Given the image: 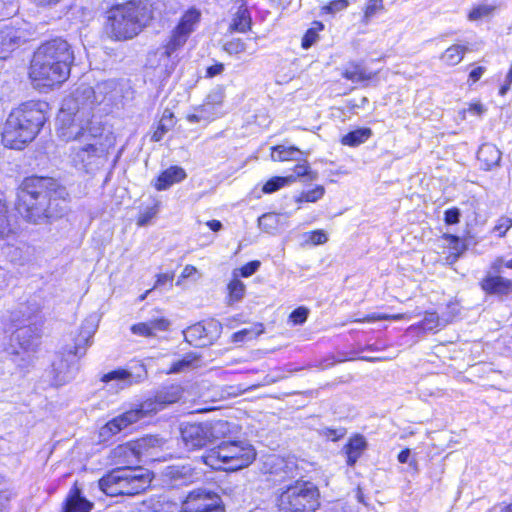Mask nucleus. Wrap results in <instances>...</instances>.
Segmentation results:
<instances>
[{
    "instance_id": "obj_1",
    "label": "nucleus",
    "mask_w": 512,
    "mask_h": 512,
    "mask_svg": "<svg viewBox=\"0 0 512 512\" xmlns=\"http://www.w3.org/2000/svg\"><path fill=\"white\" fill-rule=\"evenodd\" d=\"M58 136L63 141L72 142L68 154L70 164L77 170L89 174L106 165L110 150L115 145L112 133L93 123L63 124L58 129Z\"/></svg>"
},
{
    "instance_id": "obj_2",
    "label": "nucleus",
    "mask_w": 512,
    "mask_h": 512,
    "mask_svg": "<svg viewBox=\"0 0 512 512\" xmlns=\"http://www.w3.org/2000/svg\"><path fill=\"white\" fill-rule=\"evenodd\" d=\"M74 53L70 44L55 38L40 45L34 52L29 76L39 87H52L63 83L70 74Z\"/></svg>"
},
{
    "instance_id": "obj_3",
    "label": "nucleus",
    "mask_w": 512,
    "mask_h": 512,
    "mask_svg": "<svg viewBox=\"0 0 512 512\" xmlns=\"http://www.w3.org/2000/svg\"><path fill=\"white\" fill-rule=\"evenodd\" d=\"M58 191V184L52 178L28 177L18 192L17 210L28 221L34 224L55 216L54 203Z\"/></svg>"
},
{
    "instance_id": "obj_4",
    "label": "nucleus",
    "mask_w": 512,
    "mask_h": 512,
    "mask_svg": "<svg viewBox=\"0 0 512 512\" xmlns=\"http://www.w3.org/2000/svg\"><path fill=\"white\" fill-rule=\"evenodd\" d=\"M46 117L42 104L26 102L8 115L2 132L5 147L21 150L30 143L44 125Z\"/></svg>"
},
{
    "instance_id": "obj_5",
    "label": "nucleus",
    "mask_w": 512,
    "mask_h": 512,
    "mask_svg": "<svg viewBox=\"0 0 512 512\" xmlns=\"http://www.w3.org/2000/svg\"><path fill=\"white\" fill-rule=\"evenodd\" d=\"M150 19L151 9L147 0H130L108 10L105 31L114 40L132 39Z\"/></svg>"
},
{
    "instance_id": "obj_6",
    "label": "nucleus",
    "mask_w": 512,
    "mask_h": 512,
    "mask_svg": "<svg viewBox=\"0 0 512 512\" xmlns=\"http://www.w3.org/2000/svg\"><path fill=\"white\" fill-rule=\"evenodd\" d=\"M152 479V473L141 466L116 467L98 481V486L108 496H134L144 492Z\"/></svg>"
},
{
    "instance_id": "obj_7",
    "label": "nucleus",
    "mask_w": 512,
    "mask_h": 512,
    "mask_svg": "<svg viewBox=\"0 0 512 512\" xmlns=\"http://www.w3.org/2000/svg\"><path fill=\"white\" fill-rule=\"evenodd\" d=\"M215 470L237 471L248 467L256 458V451L247 441H222L202 457Z\"/></svg>"
},
{
    "instance_id": "obj_8",
    "label": "nucleus",
    "mask_w": 512,
    "mask_h": 512,
    "mask_svg": "<svg viewBox=\"0 0 512 512\" xmlns=\"http://www.w3.org/2000/svg\"><path fill=\"white\" fill-rule=\"evenodd\" d=\"M181 397L182 388L179 385L163 387L157 391L154 398H149L142 402L137 408L128 410L118 417H115L105 425L104 429L112 434H116L141 418L156 413L164 409L167 405L176 403Z\"/></svg>"
},
{
    "instance_id": "obj_9",
    "label": "nucleus",
    "mask_w": 512,
    "mask_h": 512,
    "mask_svg": "<svg viewBox=\"0 0 512 512\" xmlns=\"http://www.w3.org/2000/svg\"><path fill=\"white\" fill-rule=\"evenodd\" d=\"M318 506L319 492L310 482L297 481L279 498V507L283 512H314Z\"/></svg>"
},
{
    "instance_id": "obj_10",
    "label": "nucleus",
    "mask_w": 512,
    "mask_h": 512,
    "mask_svg": "<svg viewBox=\"0 0 512 512\" xmlns=\"http://www.w3.org/2000/svg\"><path fill=\"white\" fill-rule=\"evenodd\" d=\"M97 92L88 84H80L70 96L64 99L62 111L73 115L70 123L89 125V118L96 104L102 102Z\"/></svg>"
},
{
    "instance_id": "obj_11",
    "label": "nucleus",
    "mask_w": 512,
    "mask_h": 512,
    "mask_svg": "<svg viewBox=\"0 0 512 512\" xmlns=\"http://www.w3.org/2000/svg\"><path fill=\"white\" fill-rule=\"evenodd\" d=\"M201 12L192 7L188 9L180 18L177 26L163 45L162 54L171 57L177 50L184 46L189 36L194 32L196 26L200 22Z\"/></svg>"
},
{
    "instance_id": "obj_12",
    "label": "nucleus",
    "mask_w": 512,
    "mask_h": 512,
    "mask_svg": "<svg viewBox=\"0 0 512 512\" xmlns=\"http://www.w3.org/2000/svg\"><path fill=\"white\" fill-rule=\"evenodd\" d=\"M34 306V312L28 314L26 318L29 323L17 328L11 336V342L17 343L19 348L26 352L34 351L38 346L41 337L42 319L38 316L40 308L36 304ZM11 346L12 353L19 354V351L14 347V344Z\"/></svg>"
},
{
    "instance_id": "obj_13",
    "label": "nucleus",
    "mask_w": 512,
    "mask_h": 512,
    "mask_svg": "<svg viewBox=\"0 0 512 512\" xmlns=\"http://www.w3.org/2000/svg\"><path fill=\"white\" fill-rule=\"evenodd\" d=\"M181 512H224L221 498L205 489L191 491L181 506Z\"/></svg>"
},
{
    "instance_id": "obj_14",
    "label": "nucleus",
    "mask_w": 512,
    "mask_h": 512,
    "mask_svg": "<svg viewBox=\"0 0 512 512\" xmlns=\"http://www.w3.org/2000/svg\"><path fill=\"white\" fill-rule=\"evenodd\" d=\"M222 325L215 319L198 322L183 333L185 340L193 346L202 347L212 344L221 334Z\"/></svg>"
},
{
    "instance_id": "obj_15",
    "label": "nucleus",
    "mask_w": 512,
    "mask_h": 512,
    "mask_svg": "<svg viewBox=\"0 0 512 512\" xmlns=\"http://www.w3.org/2000/svg\"><path fill=\"white\" fill-rule=\"evenodd\" d=\"M180 432L183 443L189 450L201 449L210 444L206 422L183 423Z\"/></svg>"
},
{
    "instance_id": "obj_16",
    "label": "nucleus",
    "mask_w": 512,
    "mask_h": 512,
    "mask_svg": "<svg viewBox=\"0 0 512 512\" xmlns=\"http://www.w3.org/2000/svg\"><path fill=\"white\" fill-rule=\"evenodd\" d=\"M26 41L25 31L14 26L0 28V58L5 59L9 53Z\"/></svg>"
},
{
    "instance_id": "obj_17",
    "label": "nucleus",
    "mask_w": 512,
    "mask_h": 512,
    "mask_svg": "<svg viewBox=\"0 0 512 512\" xmlns=\"http://www.w3.org/2000/svg\"><path fill=\"white\" fill-rule=\"evenodd\" d=\"M165 477L172 486H183L198 480L200 473L189 464L172 465L165 469Z\"/></svg>"
},
{
    "instance_id": "obj_18",
    "label": "nucleus",
    "mask_w": 512,
    "mask_h": 512,
    "mask_svg": "<svg viewBox=\"0 0 512 512\" xmlns=\"http://www.w3.org/2000/svg\"><path fill=\"white\" fill-rule=\"evenodd\" d=\"M93 503L82 495L77 483L69 490L61 512H90Z\"/></svg>"
},
{
    "instance_id": "obj_19",
    "label": "nucleus",
    "mask_w": 512,
    "mask_h": 512,
    "mask_svg": "<svg viewBox=\"0 0 512 512\" xmlns=\"http://www.w3.org/2000/svg\"><path fill=\"white\" fill-rule=\"evenodd\" d=\"M139 456V451L131 444L119 445L111 451L112 462L118 467H135Z\"/></svg>"
},
{
    "instance_id": "obj_20",
    "label": "nucleus",
    "mask_w": 512,
    "mask_h": 512,
    "mask_svg": "<svg viewBox=\"0 0 512 512\" xmlns=\"http://www.w3.org/2000/svg\"><path fill=\"white\" fill-rule=\"evenodd\" d=\"M210 443L215 441H227L233 435L238 433L237 425L226 420L206 421Z\"/></svg>"
},
{
    "instance_id": "obj_21",
    "label": "nucleus",
    "mask_w": 512,
    "mask_h": 512,
    "mask_svg": "<svg viewBox=\"0 0 512 512\" xmlns=\"http://www.w3.org/2000/svg\"><path fill=\"white\" fill-rule=\"evenodd\" d=\"M481 287L489 294L506 295L512 291V281L501 276H487Z\"/></svg>"
},
{
    "instance_id": "obj_22",
    "label": "nucleus",
    "mask_w": 512,
    "mask_h": 512,
    "mask_svg": "<svg viewBox=\"0 0 512 512\" xmlns=\"http://www.w3.org/2000/svg\"><path fill=\"white\" fill-rule=\"evenodd\" d=\"M499 5L496 2L481 1L472 6L467 14V19L470 22H479L482 20L491 19L497 10Z\"/></svg>"
},
{
    "instance_id": "obj_23",
    "label": "nucleus",
    "mask_w": 512,
    "mask_h": 512,
    "mask_svg": "<svg viewBox=\"0 0 512 512\" xmlns=\"http://www.w3.org/2000/svg\"><path fill=\"white\" fill-rule=\"evenodd\" d=\"M309 151H301L295 146L278 145L272 147L271 159L273 161H301L302 157H307Z\"/></svg>"
},
{
    "instance_id": "obj_24",
    "label": "nucleus",
    "mask_w": 512,
    "mask_h": 512,
    "mask_svg": "<svg viewBox=\"0 0 512 512\" xmlns=\"http://www.w3.org/2000/svg\"><path fill=\"white\" fill-rule=\"evenodd\" d=\"M185 178L186 172L183 168L172 166L160 174L155 183V188L159 191L166 190L174 183H178Z\"/></svg>"
},
{
    "instance_id": "obj_25",
    "label": "nucleus",
    "mask_w": 512,
    "mask_h": 512,
    "mask_svg": "<svg viewBox=\"0 0 512 512\" xmlns=\"http://www.w3.org/2000/svg\"><path fill=\"white\" fill-rule=\"evenodd\" d=\"M367 448V442L362 435H355L344 446L343 450L347 456V464L353 466Z\"/></svg>"
},
{
    "instance_id": "obj_26",
    "label": "nucleus",
    "mask_w": 512,
    "mask_h": 512,
    "mask_svg": "<svg viewBox=\"0 0 512 512\" xmlns=\"http://www.w3.org/2000/svg\"><path fill=\"white\" fill-rule=\"evenodd\" d=\"M477 157L485 165L486 169H490L499 164L501 152L494 144L486 143L479 148Z\"/></svg>"
},
{
    "instance_id": "obj_27",
    "label": "nucleus",
    "mask_w": 512,
    "mask_h": 512,
    "mask_svg": "<svg viewBox=\"0 0 512 512\" xmlns=\"http://www.w3.org/2000/svg\"><path fill=\"white\" fill-rule=\"evenodd\" d=\"M375 76V73L368 71L361 63L351 62L343 72V77L354 82L360 83L369 81Z\"/></svg>"
},
{
    "instance_id": "obj_28",
    "label": "nucleus",
    "mask_w": 512,
    "mask_h": 512,
    "mask_svg": "<svg viewBox=\"0 0 512 512\" xmlns=\"http://www.w3.org/2000/svg\"><path fill=\"white\" fill-rule=\"evenodd\" d=\"M468 48L464 45L454 44L448 47L441 55V60L448 66H455L459 64Z\"/></svg>"
},
{
    "instance_id": "obj_29",
    "label": "nucleus",
    "mask_w": 512,
    "mask_h": 512,
    "mask_svg": "<svg viewBox=\"0 0 512 512\" xmlns=\"http://www.w3.org/2000/svg\"><path fill=\"white\" fill-rule=\"evenodd\" d=\"M102 381L103 382L116 381L118 383V387L120 389L130 386L134 382H138V380H135L133 375L125 369L114 370V371H111V372L103 375Z\"/></svg>"
},
{
    "instance_id": "obj_30",
    "label": "nucleus",
    "mask_w": 512,
    "mask_h": 512,
    "mask_svg": "<svg viewBox=\"0 0 512 512\" xmlns=\"http://www.w3.org/2000/svg\"><path fill=\"white\" fill-rule=\"evenodd\" d=\"M372 136L370 128H358L342 137V144L355 147L366 142Z\"/></svg>"
},
{
    "instance_id": "obj_31",
    "label": "nucleus",
    "mask_w": 512,
    "mask_h": 512,
    "mask_svg": "<svg viewBox=\"0 0 512 512\" xmlns=\"http://www.w3.org/2000/svg\"><path fill=\"white\" fill-rule=\"evenodd\" d=\"M53 370L56 372L55 382L59 385L68 382L74 376V366L67 365L66 361L60 360L53 363Z\"/></svg>"
},
{
    "instance_id": "obj_32",
    "label": "nucleus",
    "mask_w": 512,
    "mask_h": 512,
    "mask_svg": "<svg viewBox=\"0 0 512 512\" xmlns=\"http://www.w3.org/2000/svg\"><path fill=\"white\" fill-rule=\"evenodd\" d=\"M295 181V176L289 175L286 177H273L268 180L262 188V191L266 194H270L276 192L280 188L292 183Z\"/></svg>"
},
{
    "instance_id": "obj_33",
    "label": "nucleus",
    "mask_w": 512,
    "mask_h": 512,
    "mask_svg": "<svg viewBox=\"0 0 512 512\" xmlns=\"http://www.w3.org/2000/svg\"><path fill=\"white\" fill-rule=\"evenodd\" d=\"M444 238L448 242L449 249L451 250V255L448 257V260L456 261L466 250V245L455 235L447 234Z\"/></svg>"
},
{
    "instance_id": "obj_34",
    "label": "nucleus",
    "mask_w": 512,
    "mask_h": 512,
    "mask_svg": "<svg viewBox=\"0 0 512 512\" xmlns=\"http://www.w3.org/2000/svg\"><path fill=\"white\" fill-rule=\"evenodd\" d=\"M325 194V188L321 185L315 187L312 190L302 192L298 197H296L295 201L297 203L302 202H311L314 203L321 199Z\"/></svg>"
},
{
    "instance_id": "obj_35",
    "label": "nucleus",
    "mask_w": 512,
    "mask_h": 512,
    "mask_svg": "<svg viewBox=\"0 0 512 512\" xmlns=\"http://www.w3.org/2000/svg\"><path fill=\"white\" fill-rule=\"evenodd\" d=\"M251 18L246 10L237 13L233 20L232 28L238 32L244 33L250 28Z\"/></svg>"
},
{
    "instance_id": "obj_36",
    "label": "nucleus",
    "mask_w": 512,
    "mask_h": 512,
    "mask_svg": "<svg viewBox=\"0 0 512 512\" xmlns=\"http://www.w3.org/2000/svg\"><path fill=\"white\" fill-rule=\"evenodd\" d=\"M301 161H302V163H299V164H297L294 167V173L295 174L293 176H295V179L297 177H304L305 176L310 181L316 180L317 177H318L317 172H314V171L310 170L309 163L307 162L305 157H302Z\"/></svg>"
},
{
    "instance_id": "obj_37",
    "label": "nucleus",
    "mask_w": 512,
    "mask_h": 512,
    "mask_svg": "<svg viewBox=\"0 0 512 512\" xmlns=\"http://www.w3.org/2000/svg\"><path fill=\"white\" fill-rule=\"evenodd\" d=\"M8 210L4 203L0 202V239H4L12 232L8 220Z\"/></svg>"
},
{
    "instance_id": "obj_38",
    "label": "nucleus",
    "mask_w": 512,
    "mask_h": 512,
    "mask_svg": "<svg viewBox=\"0 0 512 512\" xmlns=\"http://www.w3.org/2000/svg\"><path fill=\"white\" fill-rule=\"evenodd\" d=\"M197 361V357L187 355L184 358L174 362L169 369V373H180L190 369L193 363Z\"/></svg>"
},
{
    "instance_id": "obj_39",
    "label": "nucleus",
    "mask_w": 512,
    "mask_h": 512,
    "mask_svg": "<svg viewBox=\"0 0 512 512\" xmlns=\"http://www.w3.org/2000/svg\"><path fill=\"white\" fill-rule=\"evenodd\" d=\"M230 301L235 302L243 298L245 285L238 279L232 280L228 285Z\"/></svg>"
},
{
    "instance_id": "obj_40",
    "label": "nucleus",
    "mask_w": 512,
    "mask_h": 512,
    "mask_svg": "<svg viewBox=\"0 0 512 512\" xmlns=\"http://www.w3.org/2000/svg\"><path fill=\"white\" fill-rule=\"evenodd\" d=\"M384 9L382 0H370L364 10L363 22L367 24L370 19Z\"/></svg>"
},
{
    "instance_id": "obj_41",
    "label": "nucleus",
    "mask_w": 512,
    "mask_h": 512,
    "mask_svg": "<svg viewBox=\"0 0 512 512\" xmlns=\"http://www.w3.org/2000/svg\"><path fill=\"white\" fill-rule=\"evenodd\" d=\"M153 337L157 332L167 331L170 327V321L164 317L154 318L148 321Z\"/></svg>"
},
{
    "instance_id": "obj_42",
    "label": "nucleus",
    "mask_w": 512,
    "mask_h": 512,
    "mask_svg": "<svg viewBox=\"0 0 512 512\" xmlns=\"http://www.w3.org/2000/svg\"><path fill=\"white\" fill-rule=\"evenodd\" d=\"M439 325V317L436 313H426L419 327L424 331H433Z\"/></svg>"
},
{
    "instance_id": "obj_43",
    "label": "nucleus",
    "mask_w": 512,
    "mask_h": 512,
    "mask_svg": "<svg viewBox=\"0 0 512 512\" xmlns=\"http://www.w3.org/2000/svg\"><path fill=\"white\" fill-rule=\"evenodd\" d=\"M349 5L347 0H333L327 5L322 7V12L326 14H335L345 10Z\"/></svg>"
},
{
    "instance_id": "obj_44",
    "label": "nucleus",
    "mask_w": 512,
    "mask_h": 512,
    "mask_svg": "<svg viewBox=\"0 0 512 512\" xmlns=\"http://www.w3.org/2000/svg\"><path fill=\"white\" fill-rule=\"evenodd\" d=\"M245 49V43L239 38L232 39L224 44V50L231 55L242 53Z\"/></svg>"
},
{
    "instance_id": "obj_45",
    "label": "nucleus",
    "mask_w": 512,
    "mask_h": 512,
    "mask_svg": "<svg viewBox=\"0 0 512 512\" xmlns=\"http://www.w3.org/2000/svg\"><path fill=\"white\" fill-rule=\"evenodd\" d=\"M18 9L17 0H0V16H10Z\"/></svg>"
},
{
    "instance_id": "obj_46",
    "label": "nucleus",
    "mask_w": 512,
    "mask_h": 512,
    "mask_svg": "<svg viewBox=\"0 0 512 512\" xmlns=\"http://www.w3.org/2000/svg\"><path fill=\"white\" fill-rule=\"evenodd\" d=\"M173 127V123H166L163 121H159L157 128L153 132L151 136V140L158 142L162 140L164 135Z\"/></svg>"
},
{
    "instance_id": "obj_47",
    "label": "nucleus",
    "mask_w": 512,
    "mask_h": 512,
    "mask_svg": "<svg viewBox=\"0 0 512 512\" xmlns=\"http://www.w3.org/2000/svg\"><path fill=\"white\" fill-rule=\"evenodd\" d=\"M511 227H512V219L508 218V217H501L500 219H498L493 230L495 232H498L499 237H503Z\"/></svg>"
},
{
    "instance_id": "obj_48",
    "label": "nucleus",
    "mask_w": 512,
    "mask_h": 512,
    "mask_svg": "<svg viewBox=\"0 0 512 512\" xmlns=\"http://www.w3.org/2000/svg\"><path fill=\"white\" fill-rule=\"evenodd\" d=\"M308 314L309 310L307 308L299 307L290 314V319L296 325L303 324L306 321Z\"/></svg>"
},
{
    "instance_id": "obj_49",
    "label": "nucleus",
    "mask_w": 512,
    "mask_h": 512,
    "mask_svg": "<svg viewBox=\"0 0 512 512\" xmlns=\"http://www.w3.org/2000/svg\"><path fill=\"white\" fill-rule=\"evenodd\" d=\"M131 332L143 337H153L148 321L132 325Z\"/></svg>"
},
{
    "instance_id": "obj_50",
    "label": "nucleus",
    "mask_w": 512,
    "mask_h": 512,
    "mask_svg": "<svg viewBox=\"0 0 512 512\" xmlns=\"http://www.w3.org/2000/svg\"><path fill=\"white\" fill-rule=\"evenodd\" d=\"M403 318L402 314L397 315H386V314H371L366 316L362 320H355L356 322H374L379 320H387V319H394V320H400Z\"/></svg>"
},
{
    "instance_id": "obj_51",
    "label": "nucleus",
    "mask_w": 512,
    "mask_h": 512,
    "mask_svg": "<svg viewBox=\"0 0 512 512\" xmlns=\"http://www.w3.org/2000/svg\"><path fill=\"white\" fill-rule=\"evenodd\" d=\"M318 40V33L316 32L315 28H310L305 33L303 39H302V47L304 49L310 48L313 44L316 43Z\"/></svg>"
},
{
    "instance_id": "obj_52",
    "label": "nucleus",
    "mask_w": 512,
    "mask_h": 512,
    "mask_svg": "<svg viewBox=\"0 0 512 512\" xmlns=\"http://www.w3.org/2000/svg\"><path fill=\"white\" fill-rule=\"evenodd\" d=\"M223 101V93L220 90L211 92L207 97V102L203 105V110H207L211 105H220Z\"/></svg>"
},
{
    "instance_id": "obj_53",
    "label": "nucleus",
    "mask_w": 512,
    "mask_h": 512,
    "mask_svg": "<svg viewBox=\"0 0 512 512\" xmlns=\"http://www.w3.org/2000/svg\"><path fill=\"white\" fill-rule=\"evenodd\" d=\"M460 220V210L456 207L445 211L444 221L448 225L457 224Z\"/></svg>"
},
{
    "instance_id": "obj_54",
    "label": "nucleus",
    "mask_w": 512,
    "mask_h": 512,
    "mask_svg": "<svg viewBox=\"0 0 512 512\" xmlns=\"http://www.w3.org/2000/svg\"><path fill=\"white\" fill-rule=\"evenodd\" d=\"M276 222L277 216L275 214H264L259 218V226L265 230L274 228Z\"/></svg>"
},
{
    "instance_id": "obj_55",
    "label": "nucleus",
    "mask_w": 512,
    "mask_h": 512,
    "mask_svg": "<svg viewBox=\"0 0 512 512\" xmlns=\"http://www.w3.org/2000/svg\"><path fill=\"white\" fill-rule=\"evenodd\" d=\"M309 240L314 245L324 244L328 241V237L323 230H315L310 233Z\"/></svg>"
},
{
    "instance_id": "obj_56",
    "label": "nucleus",
    "mask_w": 512,
    "mask_h": 512,
    "mask_svg": "<svg viewBox=\"0 0 512 512\" xmlns=\"http://www.w3.org/2000/svg\"><path fill=\"white\" fill-rule=\"evenodd\" d=\"M260 267V262L259 261H251L247 264H245L242 268H241V275L243 277H249L251 275H253Z\"/></svg>"
},
{
    "instance_id": "obj_57",
    "label": "nucleus",
    "mask_w": 512,
    "mask_h": 512,
    "mask_svg": "<svg viewBox=\"0 0 512 512\" xmlns=\"http://www.w3.org/2000/svg\"><path fill=\"white\" fill-rule=\"evenodd\" d=\"M173 279H174L173 273L159 274L154 288L163 286L166 283H171L173 281Z\"/></svg>"
},
{
    "instance_id": "obj_58",
    "label": "nucleus",
    "mask_w": 512,
    "mask_h": 512,
    "mask_svg": "<svg viewBox=\"0 0 512 512\" xmlns=\"http://www.w3.org/2000/svg\"><path fill=\"white\" fill-rule=\"evenodd\" d=\"M197 272V269L192 266V265H186L181 273V276L180 278L178 279V281L176 282V285H180L181 283V279H186V278H189L191 277L192 275H194L195 273Z\"/></svg>"
},
{
    "instance_id": "obj_59",
    "label": "nucleus",
    "mask_w": 512,
    "mask_h": 512,
    "mask_svg": "<svg viewBox=\"0 0 512 512\" xmlns=\"http://www.w3.org/2000/svg\"><path fill=\"white\" fill-rule=\"evenodd\" d=\"M224 71V65L218 63L207 68V76L214 77L220 75Z\"/></svg>"
},
{
    "instance_id": "obj_60",
    "label": "nucleus",
    "mask_w": 512,
    "mask_h": 512,
    "mask_svg": "<svg viewBox=\"0 0 512 512\" xmlns=\"http://www.w3.org/2000/svg\"><path fill=\"white\" fill-rule=\"evenodd\" d=\"M344 434H345L344 429H338V430L329 429L328 432L326 433V436L333 441H337L338 439L342 438L344 436Z\"/></svg>"
},
{
    "instance_id": "obj_61",
    "label": "nucleus",
    "mask_w": 512,
    "mask_h": 512,
    "mask_svg": "<svg viewBox=\"0 0 512 512\" xmlns=\"http://www.w3.org/2000/svg\"><path fill=\"white\" fill-rule=\"evenodd\" d=\"M484 72H485L484 67H476L470 72L469 78L475 83L482 77Z\"/></svg>"
},
{
    "instance_id": "obj_62",
    "label": "nucleus",
    "mask_w": 512,
    "mask_h": 512,
    "mask_svg": "<svg viewBox=\"0 0 512 512\" xmlns=\"http://www.w3.org/2000/svg\"><path fill=\"white\" fill-rule=\"evenodd\" d=\"M38 7H52L57 5L61 0H30Z\"/></svg>"
},
{
    "instance_id": "obj_63",
    "label": "nucleus",
    "mask_w": 512,
    "mask_h": 512,
    "mask_svg": "<svg viewBox=\"0 0 512 512\" xmlns=\"http://www.w3.org/2000/svg\"><path fill=\"white\" fill-rule=\"evenodd\" d=\"M248 334H251V332L249 330H247V329H243L241 331H238V332L234 333L233 340L235 342H242V341L245 340V338H246V336Z\"/></svg>"
},
{
    "instance_id": "obj_64",
    "label": "nucleus",
    "mask_w": 512,
    "mask_h": 512,
    "mask_svg": "<svg viewBox=\"0 0 512 512\" xmlns=\"http://www.w3.org/2000/svg\"><path fill=\"white\" fill-rule=\"evenodd\" d=\"M501 266L512 269V258L510 260H504L502 258L497 259L494 263V268L499 269Z\"/></svg>"
}]
</instances>
